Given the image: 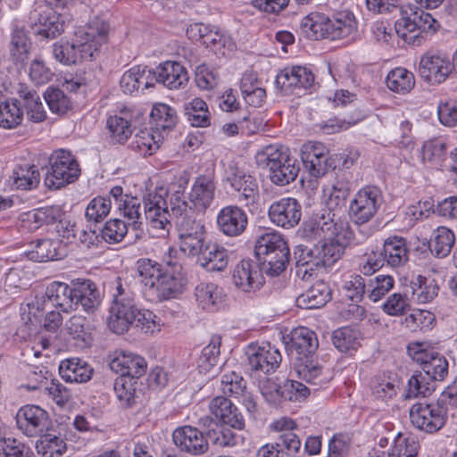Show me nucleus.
Wrapping results in <instances>:
<instances>
[{
  "label": "nucleus",
  "mask_w": 457,
  "mask_h": 457,
  "mask_svg": "<svg viewBox=\"0 0 457 457\" xmlns=\"http://www.w3.org/2000/svg\"><path fill=\"white\" fill-rule=\"evenodd\" d=\"M176 253V250L169 248L162 259L164 269L152 259L137 261V271L140 278L141 291L147 301L159 303L176 298L183 293L187 279Z\"/></svg>",
  "instance_id": "f257e3e1"
},
{
  "label": "nucleus",
  "mask_w": 457,
  "mask_h": 457,
  "mask_svg": "<svg viewBox=\"0 0 457 457\" xmlns=\"http://www.w3.org/2000/svg\"><path fill=\"white\" fill-rule=\"evenodd\" d=\"M109 30V23L96 16L86 26L76 30L71 43H54L52 46L54 58L64 65L91 61L102 46L107 43Z\"/></svg>",
  "instance_id": "f03ea898"
},
{
  "label": "nucleus",
  "mask_w": 457,
  "mask_h": 457,
  "mask_svg": "<svg viewBox=\"0 0 457 457\" xmlns=\"http://www.w3.org/2000/svg\"><path fill=\"white\" fill-rule=\"evenodd\" d=\"M100 303V293L95 283L89 279L73 280L71 285L53 281L46 288L43 310L55 308L70 312L80 306L86 312L92 313Z\"/></svg>",
  "instance_id": "7ed1b4c3"
},
{
  "label": "nucleus",
  "mask_w": 457,
  "mask_h": 457,
  "mask_svg": "<svg viewBox=\"0 0 457 457\" xmlns=\"http://www.w3.org/2000/svg\"><path fill=\"white\" fill-rule=\"evenodd\" d=\"M256 162L267 169L270 181L277 186H286L295 180L300 168L289 150L282 145H270L258 152Z\"/></svg>",
  "instance_id": "20e7f679"
},
{
  "label": "nucleus",
  "mask_w": 457,
  "mask_h": 457,
  "mask_svg": "<svg viewBox=\"0 0 457 457\" xmlns=\"http://www.w3.org/2000/svg\"><path fill=\"white\" fill-rule=\"evenodd\" d=\"M115 293L110 308L108 326L116 334H124L132 325L138 308L135 301V288L129 278L116 279Z\"/></svg>",
  "instance_id": "39448f33"
},
{
  "label": "nucleus",
  "mask_w": 457,
  "mask_h": 457,
  "mask_svg": "<svg viewBox=\"0 0 457 457\" xmlns=\"http://www.w3.org/2000/svg\"><path fill=\"white\" fill-rule=\"evenodd\" d=\"M438 23L433 16L413 4L400 8V18L395 21L397 35L405 42H414L423 32H436Z\"/></svg>",
  "instance_id": "423d86ee"
},
{
  "label": "nucleus",
  "mask_w": 457,
  "mask_h": 457,
  "mask_svg": "<svg viewBox=\"0 0 457 457\" xmlns=\"http://www.w3.org/2000/svg\"><path fill=\"white\" fill-rule=\"evenodd\" d=\"M80 175V167L71 152L64 149L54 151L49 157L45 185L50 189H59L76 181Z\"/></svg>",
  "instance_id": "0eeeda50"
},
{
  "label": "nucleus",
  "mask_w": 457,
  "mask_h": 457,
  "mask_svg": "<svg viewBox=\"0 0 457 457\" xmlns=\"http://www.w3.org/2000/svg\"><path fill=\"white\" fill-rule=\"evenodd\" d=\"M175 224L181 252L191 257L201 253L203 247L207 244L204 223L190 214L179 217Z\"/></svg>",
  "instance_id": "6e6552de"
},
{
  "label": "nucleus",
  "mask_w": 457,
  "mask_h": 457,
  "mask_svg": "<svg viewBox=\"0 0 457 457\" xmlns=\"http://www.w3.org/2000/svg\"><path fill=\"white\" fill-rule=\"evenodd\" d=\"M383 204L381 190L375 186L359 189L349 204V216L357 225L371 220Z\"/></svg>",
  "instance_id": "1a4fd4ad"
},
{
  "label": "nucleus",
  "mask_w": 457,
  "mask_h": 457,
  "mask_svg": "<svg viewBox=\"0 0 457 457\" xmlns=\"http://www.w3.org/2000/svg\"><path fill=\"white\" fill-rule=\"evenodd\" d=\"M166 192L162 188L159 191L149 192L144 195L145 217L148 221L150 229L157 237L169 235L171 228L170 213L168 211L167 202L163 196Z\"/></svg>",
  "instance_id": "9d476101"
},
{
  "label": "nucleus",
  "mask_w": 457,
  "mask_h": 457,
  "mask_svg": "<svg viewBox=\"0 0 457 457\" xmlns=\"http://www.w3.org/2000/svg\"><path fill=\"white\" fill-rule=\"evenodd\" d=\"M29 19L33 34L43 38H54L64 30V21L62 16L47 5H42L39 2L36 3Z\"/></svg>",
  "instance_id": "9b49d317"
},
{
  "label": "nucleus",
  "mask_w": 457,
  "mask_h": 457,
  "mask_svg": "<svg viewBox=\"0 0 457 457\" xmlns=\"http://www.w3.org/2000/svg\"><path fill=\"white\" fill-rule=\"evenodd\" d=\"M446 418V408L438 403H417L410 410L411 424L430 434L440 430L445 426Z\"/></svg>",
  "instance_id": "f8f14e48"
},
{
  "label": "nucleus",
  "mask_w": 457,
  "mask_h": 457,
  "mask_svg": "<svg viewBox=\"0 0 457 457\" xmlns=\"http://www.w3.org/2000/svg\"><path fill=\"white\" fill-rule=\"evenodd\" d=\"M409 354L420 362L425 375L432 381H442L448 374V361L434 349L423 348V344L414 343L408 346Z\"/></svg>",
  "instance_id": "ddd939ff"
},
{
  "label": "nucleus",
  "mask_w": 457,
  "mask_h": 457,
  "mask_svg": "<svg viewBox=\"0 0 457 457\" xmlns=\"http://www.w3.org/2000/svg\"><path fill=\"white\" fill-rule=\"evenodd\" d=\"M226 181L237 192V200L245 206L254 204L259 197V187L254 177L246 173L235 163L226 169Z\"/></svg>",
  "instance_id": "4468645a"
},
{
  "label": "nucleus",
  "mask_w": 457,
  "mask_h": 457,
  "mask_svg": "<svg viewBox=\"0 0 457 457\" xmlns=\"http://www.w3.org/2000/svg\"><path fill=\"white\" fill-rule=\"evenodd\" d=\"M216 181L213 174H202L195 178L188 193L190 214H204L215 200Z\"/></svg>",
  "instance_id": "2eb2a0df"
},
{
  "label": "nucleus",
  "mask_w": 457,
  "mask_h": 457,
  "mask_svg": "<svg viewBox=\"0 0 457 457\" xmlns=\"http://www.w3.org/2000/svg\"><path fill=\"white\" fill-rule=\"evenodd\" d=\"M17 428L27 436H37L51 427L46 411L34 404L21 407L15 416Z\"/></svg>",
  "instance_id": "dca6fc26"
},
{
  "label": "nucleus",
  "mask_w": 457,
  "mask_h": 457,
  "mask_svg": "<svg viewBox=\"0 0 457 457\" xmlns=\"http://www.w3.org/2000/svg\"><path fill=\"white\" fill-rule=\"evenodd\" d=\"M313 83V73L303 66L286 67L276 77V85L285 95L300 96Z\"/></svg>",
  "instance_id": "f3484780"
},
{
  "label": "nucleus",
  "mask_w": 457,
  "mask_h": 457,
  "mask_svg": "<svg viewBox=\"0 0 457 457\" xmlns=\"http://www.w3.org/2000/svg\"><path fill=\"white\" fill-rule=\"evenodd\" d=\"M245 354L251 370L263 374L275 372L282 361L278 349L270 343L250 344Z\"/></svg>",
  "instance_id": "a211bd4d"
},
{
  "label": "nucleus",
  "mask_w": 457,
  "mask_h": 457,
  "mask_svg": "<svg viewBox=\"0 0 457 457\" xmlns=\"http://www.w3.org/2000/svg\"><path fill=\"white\" fill-rule=\"evenodd\" d=\"M270 427L271 430L280 433L276 445L281 451V455L297 457L302 447V442L297 434L299 431L297 423L291 418L281 417L272 421Z\"/></svg>",
  "instance_id": "6ab92c4d"
},
{
  "label": "nucleus",
  "mask_w": 457,
  "mask_h": 457,
  "mask_svg": "<svg viewBox=\"0 0 457 457\" xmlns=\"http://www.w3.org/2000/svg\"><path fill=\"white\" fill-rule=\"evenodd\" d=\"M301 159L305 170L311 176H323L333 166L329 158V150L318 141H308L301 146Z\"/></svg>",
  "instance_id": "aec40b11"
},
{
  "label": "nucleus",
  "mask_w": 457,
  "mask_h": 457,
  "mask_svg": "<svg viewBox=\"0 0 457 457\" xmlns=\"http://www.w3.org/2000/svg\"><path fill=\"white\" fill-rule=\"evenodd\" d=\"M451 72L448 57L437 52H427L420 59V76L429 84L444 82Z\"/></svg>",
  "instance_id": "412c9836"
},
{
  "label": "nucleus",
  "mask_w": 457,
  "mask_h": 457,
  "mask_svg": "<svg viewBox=\"0 0 457 457\" xmlns=\"http://www.w3.org/2000/svg\"><path fill=\"white\" fill-rule=\"evenodd\" d=\"M268 215L275 225L284 228H292L301 220L302 206L295 198L284 197L270 204Z\"/></svg>",
  "instance_id": "4be33fe9"
},
{
  "label": "nucleus",
  "mask_w": 457,
  "mask_h": 457,
  "mask_svg": "<svg viewBox=\"0 0 457 457\" xmlns=\"http://www.w3.org/2000/svg\"><path fill=\"white\" fill-rule=\"evenodd\" d=\"M216 225L221 234L235 237L245 231L248 225V217L242 208L235 204H229L222 207L218 212Z\"/></svg>",
  "instance_id": "5701e85b"
},
{
  "label": "nucleus",
  "mask_w": 457,
  "mask_h": 457,
  "mask_svg": "<svg viewBox=\"0 0 457 457\" xmlns=\"http://www.w3.org/2000/svg\"><path fill=\"white\" fill-rule=\"evenodd\" d=\"M175 445L191 455H202L208 452L209 443L204 435L195 427L183 426L172 433Z\"/></svg>",
  "instance_id": "b1692460"
},
{
  "label": "nucleus",
  "mask_w": 457,
  "mask_h": 457,
  "mask_svg": "<svg viewBox=\"0 0 457 457\" xmlns=\"http://www.w3.org/2000/svg\"><path fill=\"white\" fill-rule=\"evenodd\" d=\"M264 273L260 265L252 260H243L236 265L232 279L235 286L244 292H254L263 284Z\"/></svg>",
  "instance_id": "393cba45"
},
{
  "label": "nucleus",
  "mask_w": 457,
  "mask_h": 457,
  "mask_svg": "<svg viewBox=\"0 0 457 457\" xmlns=\"http://www.w3.org/2000/svg\"><path fill=\"white\" fill-rule=\"evenodd\" d=\"M212 415L222 425L234 429L242 430L245 428V418L239 409L225 396H216L209 403Z\"/></svg>",
  "instance_id": "a878e982"
},
{
  "label": "nucleus",
  "mask_w": 457,
  "mask_h": 457,
  "mask_svg": "<svg viewBox=\"0 0 457 457\" xmlns=\"http://www.w3.org/2000/svg\"><path fill=\"white\" fill-rule=\"evenodd\" d=\"M112 371L125 378H138L146 371L145 360L134 353L117 351L114 358L110 362Z\"/></svg>",
  "instance_id": "bb28decb"
},
{
  "label": "nucleus",
  "mask_w": 457,
  "mask_h": 457,
  "mask_svg": "<svg viewBox=\"0 0 457 457\" xmlns=\"http://www.w3.org/2000/svg\"><path fill=\"white\" fill-rule=\"evenodd\" d=\"M152 77L158 83L169 89H179L184 87L188 81V74L186 68L178 62L167 61L160 63L152 72Z\"/></svg>",
  "instance_id": "cd10ccee"
},
{
  "label": "nucleus",
  "mask_w": 457,
  "mask_h": 457,
  "mask_svg": "<svg viewBox=\"0 0 457 457\" xmlns=\"http://www.w3.org/2000/svg\"><path fill=\"white\" fill-rule=\"evenodd\" d=\"M344 252L342 245L332 238L320 240L313 248L303 247V253L314 258L321 268L332 266L343 256Z\"/></svg>",
  "instance_id": "c85d7f7f"
},
{
  "label": "nucleus",
  "mask_w": 457,
  "mask_h": 457,
  "mask_svg": "<svg viewBox=\"0 0 457 457\" xmlns=\"http://www.w3.org/2000/svg\"><path fill=\"white\" fill-rule=\"evenodd\" d=\"M195 257H196V262L208 271L224 270L229 260L228 250L216 243L206 244L201 253Z\"/></svg>",
  "instance_id": "c756f323"
},
{
  "label": "nucleus",
  "mask_w": 457,
  "mask_h": 457,
  "mask_svg": "<svg viewBox=\"0 0 457 457\" xmlns=\"http://www.w3.org/2000/svg\"><path fill=\"white\" fill-rule=\"evenodd\" d=\"M401 379L393 372H383L376 375L370 382L372 396L381 402H388L397 395Z\"/></svg>",
  "instance_id": "7c9ffc66"
},
{
  "label": "nucleus",
  "mask_w": 457,
  "mask_h": 457,
  "mask_svg": "<svg viewBox=\"0 0 457 457\" xmlns=\"http://www.w3.org/2000/svg\"><path fill=\"white\" fill-rule=\"evenodd\" d=\"M59 373L66 382L86 383L91 379L94 369L82 359L70 358L61 361Z\"/></svg>",
  "instance_id": "2f4dec72"
},
{
  "label": "nucleus",
  "mask_w": 457,
  "mask_h": 457,
  "mask_svg": "<svg viewBox=\"0 0 457 457\" xmlns=\"http://www.w3.org/2000/svg\"><path fill=\"white\" fill-rule=\"evenodd\" d=\"M387 265L397 268L404 265L409 260V250L406 239L402 237H389L380 251Z\"/></svg>",
  "instance_id": "473e14b6"
},
{
  "label": "nucleus",
  "mask_w": 457,
  "mask_h": 457,
  "mask_svg": "<svg viewBox=\"0 0 457 457\" xmlns=\"http://www.w3.org/2000/svg\"><path fill=\"white\" fill-rule=\"evenodd\" d=\"M330 298L329 286L320 280L296 298V304L302 309H318L324 306Z\"/></svg>",
  "instance_id": "72a5a7b5"
},
{
  "label": "nucleus",
  "mask_w": 457,
  "mask_h": 457,
  "mask_svg": "<svg viewBox=\"0 0 457 457\" xmlns=\"http://www.w3.org/2000/svg\"><path fill=\"white\" fill-rule=\"evenodd\" d=\"M330 19L321 12H311L303 17L300 29L312 40L328 38Z\"/></svg>",
  "instance_id": "f704fd0d"
},
{
  "label": "nucleus",
  "mask_w": 457,
  "mask_h": 457,
  "mask_svg": "<svg viewBox=\"0 0 457 457\" xmlns=\"http://www.w3.org/2000/svg\"><path fill=\"white\" fill-rule=\"evenodd\" d=\"M270 253L256 256L262 271L270 277L279 276L289 262V248L287 245Z\"/></svg>",
  "instance_id": "c9c22d12"
},
{
  "label": "nucleus",
  "mask_w": 457,
  "mask_h": 457,
  "mask_svg": "<svg viewBox=\"0 0 457 457\" xmlns=\"http://www.w3.org/2000/svg\"><path fill=\"white\" fill-rule=\"evenodd\" d=\"M195 297L198 306L213 312L222 303V289L212 282H200L195 287Z\"/></svg>",
  "instance_id": "e433bc0d"
},
{
  "label": "nucleus",
  "mask_w": 457,
  "mask_h": 457,
  "mask_svg": "<svg viewBox=\"0 0 457 457\" xmlns=\"http://www.w3.org/2000/svg\"><path fill=\"white\" fill-rule=\"evenodd\" d=\"M411 299L420 304L431 303L438 295L439 285L430 277L419 275L411 282Z\"/></svg>",
  "instance_id": "4c0bfd02"
},
{
  "label": "nucleus",
  "mask_w": 457,
  "mask_h": 457,
  "mask_svg": "<svg viewBox=\"0 0 457 457\" xmlns=\"http://www.w3.org/2000/svg\"><path fill=\"white\" fill-rule=\"evenodd\" d=\"M21 100L5 99L0 91V127L12 129L20 125L23 120Z\"/></svg>",
  "instance_id": "58836bf2"
},
{
  "label": "nucleus",
  "mask_w": 457,
  "mask_h": 457,
  "mask_svg": "<svg viewBox=\"0 0 457 457\" xmlns=\"http://www.w3.org/2000/svg\"><path fill=\"white\" fill-rule=\"evenodd\" d=\"M291 344L297 356L313 355L319 346L316 334L305 327L297 328L292 332Z\"/></svg>",
  "instance_id": "ea45409f"
},
{
  "label": "nucleus",
  "mask_w": 457,
  "mask_h": 457,
  "mask_svg": "<svg viewBox=\"0 0 457 457\" xmlns=\"http://www.w3.org/2000/svg\"><path fill=\"white\" fill-rule=\"evenodd\" d=\"M455 243V235L452 229L447 227L440 226L433 230L429 250L431 253L437 258L448 256Z\"/></svg>",
  "instance_id": "a19ab883"
},
{
  "label": "nucleus",
  "mask_w": 457,
  "mask_h": 457,
  "mask_svg": "<svg viewBox=\"0 0 457 457\" xmlns=\"http://www.w3.org/2000/svg\"><path fill=\"white\" fill-rule=\"evenodd\" d=\"M185 116L193 127L206 128L212 124V114L207 104L201 98H194L184 106Z\"/></svg>",
  "instance_id": "79ce46f5"
},
{
  "label": "nucleus",
  "mask_w": 457,
  "mask_h": 457,
  "mask_svg": "<svg viewBox=\"0 0 457 457\" xmlns=\"http://www.w3.org/2000/svg\"><path fill=\"white\" fill-rule=\"evenodd\" d=\"M151 75V70L141 66H134L121 76L120 80V88L125 94H132L137 91L141 85L147 88L151 86L148 80Z\"/></svg>",
  "instance_id": "37998d69"
},
{
  "label": "nucleus",
  "mask_w": 457,
  "mask_h": 457,
  "mask_svg": "<svg viewBox=\"0 0 457 457\" xmlns=\"http://www.w3.org/2000/svg\"><path fill=\"white\" fill-rule=\"evenodd\" d=\"M386 82L391 91L406 94L414 87L415 78L412 72L405 68L398 67L388 73Z\"/></svg>",
  "instance_id": "c03bdc74"
},
{
  "label": "nucleus",
  "mask_w": 457,
  "mask_h": 457,
  "mask_svg": "<svg viewBox=\"0 0 457 457\" xmlns=\"http://www.w3.org/2000/svg\"><path fill=\"white\" fill-rule=\"evenodd\" d=\"M331 210H325L310 223V230L315 237L323 239L331 238L337 229L340 220H336V214Z\"/></svg>",
  "instance_id": "a18cd8bd"
},
{
  "label": "nucleus",
  "mask_w": 457,
  "mask_h": 457,
  "mask_svg": "<svg viewBox=\"0 0 457 457\" xmlns=\"http://www.w3.org/2000/svg\"><path fill=\"white\" fill-rule=\"evenodd\" d=\"M356 29L354 16L350 12L338 13L329 22L328 38L341 39L350 36Z\"/></svg>",
  "instance_id": "49530a36"
},
{
  "label": "nucleus",
  "mask_w": 457,
  "mask_h": 457,
  "mask_svg": "<svg viewBox=\"0 0 457 457\" xmlns=\"http://www.w3.org/2000/svg\"><path fill=\"white\" fill-rule=\"evenodd\" d=\"M36 449L42 457H60L66 450V443L60 436L42 434L36 444Z\"/></svg>",
  "instance_id": "de8ad7c7"
},
{
  "label": "nucleus",
  "mask_w": 457,
  "mask_h": 457,
  "mask_svg": "<svg viewBox=\"0 0 457 457\" xmlns=\"http://www.w3.org/2000/svg\"><path fill=\"white\" fill-rule=\"evenodd\" d=\"M151 123L158 131L171 129L177 123L176 111L165 104H156L151 112Z\"/></svg>",
  "instance_id": "09e8293b"
},
{
  "label": "nucleus",
  "mask_w": 457,
  "mask_h": 457,
  "mask_svg": "<svg viewBox=\"0 0 457 457\" xmlns=\"http://www.w3.org/2000/svg\"><path fill=\"white\" fill-rule=\"evenodd\" d=\"M395 279L391 275L379 274L370 278L367 283V297L377 303L385 297L394 287Z\"/></svg>",
  "instance_id": "8fccbe9b"
},
{
  "label": "nucleus",
  "mask_w": 457,
  "mask_h": 457,
  "mask_svg": "<svg viewBox=\"0 0 457 457\" xmlns=\"http://www.w3.org/2000/svg\"><path fill=\"white\" fill-rule=\"evenodd\" d=\"M21 107L25 108L28 119L35 123L46 120V112L39 95L36 91L24 92L21 95Z\"/></svg>",
  "instance_id": "3c124183"
},
{
  "label": "nucleus",
  "mask_w": 457,
  "mask_h": 457,
  "mask_svg": "<svg viewBox=\"0 0 457 457\" xmlns=\"http://www.w3.org/2000/svg\"><path fill=\"white\" fill-rule=\"evenodd\" d=\"M221 343L222 339L220 335H213L211 337L209 344L204 347L202 354L198 360V368L200 372L205 373L218 363Z\"/></svg>",
  "instance_id": "603ef678"
},
{
  "label": "nucleus",
  "mask_w": 457,
  "mask_h": 457,
  "mask_svg": "<svg viewBox=\"0 0 457 457\" xmlns=\"http://www.w3.org/2000/svg\"><path fill=\"white\" fill-rule=\"evenodd\" d=\"M295 370L298 377L308 383L318 384L316 380L321 375V366L312 359V355L296 356Z\"/></svg>",
  "instance_id": "864d4df0"
},
{
  "label": "nucleus",
  "mask_w": 457,
  "mask_h": 457,
  "mask_svg": "<svg viewBox=\"0 0 457 457\" xmlns=\"http://www.w3.org/2000/svg\"><path fill=\"white\" fill-rule=\"evenodd\" d=\"M58 244L51 239H39L36 242L34 248L29 252L28 257L38 262L60 259L62 254L58 252Z\"/></svg>",
  "instance_id": "5fc2aeb1"
},
{
  "label": "nucleus",
  "mask_w": 457,
  "mask_h": 457,
  "mask_svg": "<svg viewBox=\"0 0 457 457\" xmlns=\"http://www.w3.org/2000/svg\"><path fill=\"white\" fill-rule=\"evenodd\" d=\"M118 209L124 218L129 220V225L137 229L142 224L141 204L137 197L125 195L124 199L119 203Z\"/></svg>",
  "instance_id": "6e6d98bb"
},
{
  "label": "nucleus",
  "mask_w": 457,
  "mask_h": 457,
  "mask_svg": "<svg viewBox=\"0 0 457 457\" xmlns=\"http://www.w3.org/2000/svg\"><path fill=\"white\" fill-rule=\"evenodd\" d=\"M420 155L423 162L430 165H440L445 156V144L440 138H432L424 142Z\"/></svg>",
  "instance_id": "4d7b16f0"
},
{
  "label": "nucleus",
  "mask_w": 457,
  "mask_h": 457,
  "mask_svg": "<svg viewBox=\"0 0 457 457\" xmlns=\"http://www.w3.org/2000/svg\"><path fill=\"white\" fill-rule=\"evenodd\" d=\"M287 245L286 240L279 233L270 230L257 237L254 245V253L256 256H260L275 252L274 250L279 249Z\"/></svg>",
  "instance_id": "13d9d810"
},
{
  "label": "nucleus",
  "mask_w": 457,
  "mask_h": 457,
  "mask_svg": "<svg viewBox=\"0 0 457 457\" xmlns=\"http://www.w3.org/2000/svg\"><path fill=\"white\" fill-rule=\"evenodd\" d=\"M159 137L156 139L150 130H141L136 134L130 146L141 155H152L160 147Z\"/></svg>",
  "instance_id": "bf43d9fd"
},
{
  "label": "nucleus",
  "mask_w": 457,
  "mask_h": 457,
  "mask_svg": "<svg viewBox=\"0 0 457 457\" xmlns=\"http://www.w3.org/2000/svg\"><path fill=\"white\" fill-rule=\"evenodd\" d=\"M419 451V443L412 437H406L401 432L394 439L388 457H416Z\"/></svg>",
  "instance_id": "052dcab7"
},
{
  "label": "nucleus",
  "mask_w": 457,
  "mask_h": 457,
  "mask_svg": "<svg viewBox=\"0 0 457 457\" xmlns=\"http://www.w3.org/2000/svg\"><path fill=\"white\" fill-rule=\"evenodd\" d=\"M112 202L108 197L97 196L87 204L85 217L87 221L98 223L103 221L111 211Z\"/></svg>",
  "instance_id": "680f3d73"
},
{
  "label": "nucleus",
  "mask_w": 457,
  "mask_h": 457,
  "mask_svg": "<svg viewBox=\"0 0 457 457\" xmlns=\"http://www.w3.org/2000/svg\"><path fill=\"white\" fill-rule=\"evenodd\" d=\"M207 440L219 447H232L237 445V435L222 424L214 423L206 432Z\"/></svg>",
  "instance_id": "e2e57ef3"
},
{
  "label": "nucleus",
  "mask_w": 457,
  "mask_h": 457,
  "mask_svg": "<svg viewBox=\"0 0 457 457\" xmlns=\"http://www.w3.org/2000/svg\"><path fill=\"white\" fill-rule=\"evenodd\" d=\"M107 128L112 140L119 144L125 143L132 134L130 121L119 115H113L108 118Z\"/></svg>",
  "instance_id": "0e129e2a"
},
{
  "label": "nucleus",
  "mask_w": 457,
  "mask_h": 457,
  "mask_svg": "<svg viewBox=\"0 0 457 457\" xmlns=\"http://www.w3.org/2000/svg\"><path fill=\"white\" fill-rule=\"evenodd\" d=\"M45 100L52 112L62 115L71 108L70 98L59 88H48L44 94Z\"/></svg>",
  "instance_id": "69168bd1"
},
{
  "label": "nucleus",
  "mask_w": 457,
  "mask_h": 457,
  "mask_svg": "<svg viewBox=\"0 0 457 457\" xmlns=\"http://www.w3.org/2000/svg\"><path fill=\"white\" fill-rule=\"evenodd\" d=\"M381 308L390 316H402L411 310V300L406 294L394 293L383 303Z\"/></svg>",
  "instance_id": "338daca9"
},
{
  "label": "nucleus",
  "mask_w": 457,
  "mask_h": 457,
  "mask_svg": "<svg viewBox=\"0 0 457 457\" xmlns=\"http://www.w3.org/2000/svg\"><path fill=\"white\" fill-rule=\"evenodd\" d=\"M127 233L128 224L120 219L108 220L101 229V237L108 244L122 241Z\"/></svg>",
  "instance_id": "774afa93"
}]
</instances>
